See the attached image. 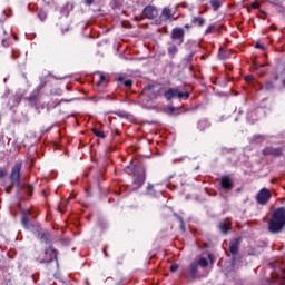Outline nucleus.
<instances>
[{"mask_svg":"<svg viewBox=\"0 0 285 285\" xmlns=\"http://www.w3.org/2000/svg\"><path fill=\"white\" fill-rule=\"evenodd\" d=\"M218 229L223 235H228V232L230 230V222L228 219L220 220Z\"/></svg>","mask_w":285,"mask_h":285,"instance_id":"16","label":"nucleus"},{"mask_svg":"<svg viewBox=\"0 0 285 285\" xmlns=\"http://www.w3.org/2000/svg\"><path fill=\"white\" fill-rule=\"evenodd\" d=\"M7 170L3 167H0V179L6 178Z\"/></svg>","mask_w":285,"mask_h":285,"instance_id":"35","label":"nucleus"},{"mask_svg":"<svg viewBox=\"0 0 285 285\" xmlns=\"http://www.w3.org/2000/svg\"><path fill=\"white\" fill-rule=\"evenodd\" d=\"M4 139V137L2 135H0V142H2Z\"/></svg>","mask_w":285,"mask_h":285,"instance_id":"51","label":"nucleus"},{"mask_svg":"<svg viewBox=\"0 0 285 285\" xmlns=\"http://www.w3.org/2000/svg\"><path fill=\"white\" fill-rule=\"evenodd\" d=\"M272 30H277V28L275 27V24L271 26Z\"/></svg>","mask_w":285,"mask_h":285,"instance_id":"50","label":"nucleus"},{"mask_svg":"<svg viewBox=\"0 0 285 285\" xmlns=\"http://www.w3.org/2000/svg\"><path fill=\"white\" fill-rule=\"evenodd\" d=\"M193 57H195V51H191L187 56H185V58H184L185 63H191Z\"/></svg>","mask_w":285,"mask_h":285,"instance_id":"26","label":"nucleus"},{"mask_svg":"<svg viewBox=\"0 0 285 285\" xmlns=\"http://www.w3.org/2000/svg\"><path fill=\"white\" fill-rule=\"evenodd\" d=\"M215 30V26L209 24L207 29L205 30V35H213V31Z\"/></svg>","mask_w":285,"mask_h":285,"instance_id":"33","label":"nucleus"},{"mask_svg":"<svg viewBox=\"0 0 285 285\" xmlns=\"http://www.w3.org/2000/svg\"><path fill=\"white\" fill-rule=\"evenodd\" d=\"M92 134L99 138V139H106L107 138V135L106 132L102 130V129H99V128H92Z\"/></svg>","mask_w":285,"mask_h":285,"instance_id":"23","label":"nucleus"},{"mask_svg":"<svg viewBox=\"0 0 285 285\" xmlns=\"http://www.w3.org/2000/svg\"><path fill=\"white\" fill-rule=\"evenodd\" d=\"M175 14H177V8L173 10L170 7H165L159 18L156 19V24L161 26V23H167V21H177V17L175 18Z\"/></svg>","mask_w":285,"mask_h":285,"instance_id":"6","label":"nucleus"},{"mask_svg":"<svg viewBox=\"0 0 285 285\" xmlns=\"http://www.w3.org/2000/svg\"><path fill=\"white\" fill-rule=\"evenodd\" d=\"M190 98V92H179L178 94V99H184V100H188Z\"/></svg>","mask_w":285,"mask_h":285,"instance_id":"29","label":"nucleus"},{"mask_svg":"<svg viewBox=\"0 0 285 285\" xmlns=\"http://www.w3.org/2000/svg\"><path fill=\"white\" fill-rule=\"evenodd\" d=\"M208 259L213 262V254H208Z\"/></svg>","mask_w":285,"mask_h":285,"instance_id":"49","label":"nucleus"},{"mask_svg":"<svg viewBox=\"0 0 285 285\" xmlns=\"http://www.w3.org/2000/svg\"><path fill=\"white\" fill-rule=\"evenodd\" d=\"M246 81H253V76H247Z\"/></svg>","mask_w":285,"mask_h":285,"instance_id":"47","label":"nucleus"},{"mask_svg":"<svg viewBox=\"0 0 285 285\" xmlns=\"http://www.w3.org/2000/svg\"><path fill=\"white\" fill-rule=\"evenodd\" d=\"M174 216L179 222V229L181 230V233H186V223H184V218L179 214H174Z\"/></svg>","mask_w":285,"mask_h":285,"instance_id":"24","label":"nucleus"},{"mask_svg":"<svg viewBox=\"0 0 285 285\" xmlns=\"http://www.w3.org/2000/svg\"><path fill=\"white\" fill-rule=\"evenodd\" d=\"M219 59H230V51L226 50L224 47L219 48L218 51Z\"/></svg>","mask_w":285,"mask_h":285,"instance_id":"21","label":"nucleus"},{"mask_svg":"<svg viewBox=\"0 0 285 285\" xmlns=\"http://www.w3.org/2000/svg\"><path fill=\"white\" fill-rule=\"evenodd\" d=\"M107 248H108V246H105L102 249L105 257H109V254L107 253Z\"/></svg>","mask_w":285,"mask_h":285,"instance_id":"41","label":"nucleus"},{"mask_svg":"<svg viewBox=\"0 0 285 285\" xmlns=\"http://www.w3.org/2000/svg\"><path fill=\"white\" fill-rule=\"evenodd\" d=\"M104 81H107V78L105 75H100L99 81L97 82V87H101L104 85Z\"/></svg>","mask_w":285,"mask_h":285,"instance_id":"32","label":"nucleus"},{"mask_svg":"<svg viewBox=\"0 0 285 285\" xmlns=\"http://www.w3.org/2000/svg\"><path fill=\"white\" fill-rule=\"evenodd\" d=\"M191 26L195 28H204L206 26V18L204 17H193L191 18Z\"/></svg>","mask_w":285,"mask_h":285,"instance_id":"17","label":"nucleus"},{"mask_svg":"<svg viewBox=\"0 0 285 285\" xmlns=\"http://www.w3.org/2000/svg\"><path fill=\"white\" fill-rule=\"evenodd\" d=\"M22 161H16L13 167L11 168L10 173V181L12 187H20L21 186V178H22Z\"/></svg>","mask_w":285,"mask_h":285,"instance_id":"4","label":"nucleus"},{"mask_svg":"<svg viewBox=\"0 0 285 285\" xmlns=\"http://www.w3.org/2000/svg\"><path fill=\"white\" fill-rule=\"evenodd\" d=\"M282 85L285 88V78L283 79Z\"/></svg>","mask_w":285,"mask_h":285,"instance_id":"53","label":"nucleus"},{"mask_svg":"<svg viewBox=\"0 0 285 285\" xmlns=\"http://www.w3.org/2000/svg\"><path fill=\"white\" fill-rule=\"evenodd\" d=\"M255 48H257L258 50H265V46L259 42L255 45Z\"/></svg>","mask_w":285,"mask_h":285,"instance_id":"40","label":"nucleus"},{"mask_svg":"<svg viewBox=\"0 0 285 285\" xmlns=\"http://www.w3.org/2000/svg\"><path fill=\"white\" fill-rule=\"evenodd\" d=\"M73 101H75L73 98H71V99H61V100L58 102V105H61L62 102H65V104H71V102H73Z\"/></svg>","mask_w":285,"mask_h":285,"instance_id":"36","label":"nucleus"},{"mask_svg":"<svg viewBox=\"0 0 285 285\" xmlns=\"http://www.w3.org/2000/svg\"><path fill=\"white\" fill-rule=\"evenodd\" d=\"M118 82L120 86H124L127 89H131L134 86V80L132 79H126L125 77H119Z\"/></svg>","mask_w":285,"mask_h":285,"instance_id":"19","label":"nucleus"},{"mask_svg":"<svg viewBox=\"0 0 285 285\" xmlns=\"http://www.w3.org/2000/svg\"><path fill=\"white\" fill-rule=\"evenodd\" d=\"M254 139H255V140H258V139H262V140H263V139H264V137H263V136H261V135H257V136H254Z\"/></svg>","mask_w":285,"mask_h":285,"instance_id":"44","label":"nucleus"},{"mask_svg":"<svg viewBox=\"0 0 285 285\" xmlns=\"http://www.w3.org/2000/svg\"><path fill=\"white\" fill-rule=\"evenodd\" d=\"M209 3L214 10V12H217L219 8H222V3H224V0H209Z\"/></svg>","mask_w":285,"mask_h":285,"instance_id":"22","label":"nucleus"},{"mask_svg":"<svg viewBox=\"0 0 285 285\" xmlns=\"http://www.w3.org/2000/svg\"><path fill=\"white\" fill-rule=\"evenodd\" d=\"M26 194L28 196H32L33 195V186L32 185H27L26 187Z\"/></svg>","mask_w":285,"mask_h":285,"instance_id":"31","label":"nucleus"},{"mask_svg":"<svg viewBox=\"0 0 285 285\" xmlns=\"http://www.w3.org/2000/svg\"><path fill=\"white\" fill-rule=\"evenodd\" d=\"M37 261L40 264H51L53 262H58V250L53 245H50L46 247L41 254H39Z\"/></svg>","mask_w":285,"mask_h":285,"instance_id":"3","label":"nucleus"},{"mask_svg":"<svg viewBox=\"0 0 285 285\" xmlns=\"http://www.w3.org/2000/svg\"><path fill=\"white\" fill-rule=\"evenodd\" d=\"M265 90H273L275 88V83L272 80H267L264 85Z\"/></svg>","mask_w":285,"mask_h":285,"instance_id":"27","label":"nucleus"},{"mask_svg":"<svg viewBox=\"0 0 285 285\" xmlns=\"http://www.w3.org/2000/svg\"><path fill=\"white\" fill-rule=\"evenodd\" d=\"M168 110H169L170 114H174V112L177 110V108H175V107H169Z\"/></svg>","mask_w":285,"mask_h":285,"instance_id":"43","label":"nucleus"},{"mask_svg":"<svg viewBox=\"0 0 285 285\" xmlns=\"http://www.w3.org/2000/svg\"><path fill=\"white\" fill-rule=\"evenodd\" d=\"M194 263L197 264V266L202 268L208 267V259L206 257H200L198 261H194Z\"/></svg>","mask_w":285,"mask_h":285,"instance_id":"25","label":"nucleus"},{"mask_svg":"<svg viewBox=\"0 0 285 285\" xmlns=\"http://www.w3.org/2000/svg\"><path fill=\"white\" fill-rule=\"evenodd\" d=\"M179 269V264H171L170 267H169V271L171 273H175Z\"/></svg>","mask_w":285,"mask_h":285,"instance_id":"34","label":"nucleus"},{"mask_svg":"<svg viewBox=\"0 0 285 285\" xmlns=\"http://www.w3.org/2000/svg\"><path fill=\"white\" fill-rule=\"evenodd\" d=\"M225 68L226 70H229L230 72H233V67L226 66Z\"/></svg>","mask_w":285,"mask_h":285,"instance_id":"48","label":"nucleus"},{"mask_svg":"<svg viewBox=\"0 0 285 285\" xmlns=\"http://www.w3.org/2000/svg\"><path fill=\"white\" fill-rule=\"evenodd\" d=\"M96 0H83L85 6H94Z\"/></svg>","mask_w":285,"mask_h":285,"instance_id":"39","label":"nucleus"},{"mask_svg":"<svg viewBox=\"0 0 285 285\" xmlns=\"http://www.w3.org/2000/svg\"><path fill=\"white\" fill-rule=\"evenodd\" d=\"M179 89L169 88L167 91L164 92V97L167 101H171L174 98H179Z\"/></svg>","mask_w":285,"mask_h":285,"instance_id":"15","label":"nucleus"},{"mask_svg":"<svg viewBox=\"0 0 285 285\" xmlns=\"http://www.w3.org/2000/svg\"><path fill=\"white\" fill-rule=\"evenodd\" d=\"M154 88H155L154 85H148V86L146 87V89H147L148 91H151Z\"/></svg>","mask_w":285,"mask_h":285,"instance_id":"42","label":"nucleus"},{"mask_svg":"<svg viewBox=\"0 0 285 285\" xmlns=\"http://www.w3.org/2000/svg\"><path fill=\"white\" fill-rule=\"evenodd\" d=\"M37 238L46 244L48 247L53 246V237L49 230L41 232L40 229H38Z\"/></svg>","mask_w":285,"mask_h":285,"instance_id":"9","label":"nucleus"},{"mask_svg":"<svg viewBox=\"0 0 285 285\" xmlns=\"http://www.w3.org/2000/svg\"><path fill=\"white\" fill-rule=\"evenodd\" d=\"M154 189H155V185L148 184V186H147V194L148 195H155Z\"/></svg>","mask_w":285,"mask_h":285,"instance_id":"30","label":"nucleus"},{"mask_svg":"<svg viewBox=\"0 0 285 285\" xmlns=\"http://www.w3.org/2000/svg\"><path fill=\"white\" fill-rule=\"evenodd\" d=\"M278 79H279L278 73H277V72H276V73H274V81H278Z\"/></svg>","mask_w":285,"mask_h":285,"instance_id":"45","label":"nucleus"},{"mask_svg":"<svg viewBox=\"0 0 285 285\" xmlns=\"http://www.w3.org/2000/svg\"><path fill=\"white\" fill-rule=\"evenodd\" d=\"M142 14L145 17V19H157V17L159 16V11L155 6H147L144 10H142Z\"/></svg>","mask_w":285,"mask_h":285,"instance_id":"11","label":"nucleus"},{"mask_svg":"<svg viewBox=\"0 0 285 285\" xmlns=\"http://www.w3.org/2000/svg\"><path fill=\"white\" fill-rule=\"evenodd\" d=\"M220 187L225 191L233 190L235 185L233 184V179L230 178V176H224L220 178Z\"/></svg>","mask_w":285,"mask_h":285,"instance_id":"13","label":"nucleus"},{"mask_svg":"<svg viewBox=\"0 0 285 285\" xmlns=\"http://www.w3.org/2000/svg\"><path fill=\"white\" fill-rule=\"evenodd\" d=\"M127 175L134 177L132 185L140 189L146 184L147 169L142 165H131L126 167Z\"/></svg>","mask_w":285,"mask_h":285,"instance_id":"1","label":"nucleus"},{"mask_svg":"<svg viewBox=\"0 0 285 285\" xmlns=\"http://www.w3.org/2000/svg\"><path fill=\"white\" fill-rule=\"evenodd\" d=\"M285 227V207L277 208L268 223V230L272 234H279Z\"/></svg>","mask_w":285,"mask_h":285,"instance_id":"2","label":"nucleus"},{"mask_svg":"<svg viewBox=\"0 0 285 285\" xmlns=\"http://www.w3.org/2000/svg\"><path fill=\"white\" fill-rule=\"evenodd\" d=\"M250 6H252L253 10H258V8H261V6L257 1L253 2Z\"/></svg>","mask_w":285,"mask_h":285,"instance_id":"38","label":"nucleus"},{"mask_svg":"<svg viewBox=\"0 0 285 285\" xmlns=\"http://www.w3.org/2000/svg\"><path fill=\"white\" fill-rule=\"evenodd\" d=\"M253 66H254V69L255 70H259V68H264V65H259V63H257V61H253Z\"/></svg>","mask_w":285,"mask_h":285,"instance_id":"37","label":"nucleus"},{"mask_svg":"<svg viewBox=\"0 0 285 285\" xmlns=\"http://www.w3.org/2000/svg\"><path fill=\"white\" fill-rule=\"evenodd\" d=\"M170 39L171 41H176L177 46H181L184 39H186V31L184 28L176 27L171 30Z\"/></svg>","mask_w":285,"mask_h":285,"instance_id":"8","label":"nucleus"},{"mask_svg":"<svg viewBox=\"0 0 285 285\" xmlns=\"http://www.w3.org/2000/svg\"><path fill=\"white\" fill-rule=\"evenodd\" d=\"M177 52H179L177 45H170L167 48V55H169V57H171V59H175V55H177Z\"/></svg>","mask_w":285,"mask_h":285,"instance_id":"20","label":"nucleus"},{"mask_svg":"<svg viewBox=\"0 0 285 285\" xmlns=\"http://www.w3.org/2000/svg\"><path fill=\"white\" fill-rule=\"evenodd\" d=\"M32 218V212L30 209L23 210L21 216V225L24 229L32 232V230H41V227L39 224L31 223L30 219Z\"/></svg>","mask_w":285,"mask_h":285,"instance_id":"5","label":"nucleus"},{"mask_svg":"<svg viewBox=\"0 0 285 285\" xmlns=\"http://www.w3.org/2000/svg\"><path fill=\"white\" fill-rule=\"evenodd\" d=\"M7 30L4 29V21L0 20V37H6Z\"/></svg>","mask_w":285,"mask_h":285,"instance_id":"28","label":"nucleus"},{"mask_svg":"<svg viewBox=\"0 0 285 285\" xmlns=\"http://www.w3.org/2000/svg\"><path fill=\"white\" fill-rule=\"evenodd\" d=\"M183 276H189L191 278H197L199 276V266L197 263L191 262L186 272L183 273Z\"/></svg>","mask_w":285,"mask_h":285,"instance_id":"12","label":"nucleus"},{"mask_svg":"<svg viewBox=\"0 0 285 285\" xmlns=\"http://www.w3.org/2000/svg\"><path fill=\"white\" fill-rule=\"evenodd\" d=\"M185 28H186V30H190V28H193V24L187 23V24H185Z\"/></svg>","mask_w":285,"mask_h":285,"instance_id":"46","label":"nucleus"},{"mask_svg":"<svg viewBox=\"0 0 285 285\" xmlns=\"http://www.w3.org/2000/svg\"><path fill=\"white\" fill-rule=\"evenodd\" d=\"M272 198V194L268 188L263 187L256 194V203L261 206H266Z\"/></svg>","mask_w":285,"mask_h":285,"instance_id":"7","label":"nucleus"},{"mask_svg":"<svg viewBox=\"0 0 285 285\" xmlns=\"http://www.w3.org/2000/svg\"><path fill=\"white\" fill-rule=\"evenodd\" d=\"M264 157L272 156L274 158H279L283 156V150L281 147L274 148L272 146H267L262 150Z\"/></svg>","mask_w":285,"mask_h":285,"instance_id":"10","label":"nucleus"},{"mask_svg":"<svg viewBox=\"0 0 285 285\" xmlns=\"http://www.w3.org/2000/svg\"><path fill=\"white\" fill-rule=\"evenodd\" d=\"M242 242V238H235L229 242V253L232 256H237L239 254V243Z\"/></svg>","mask_w":285,"mask_h":285,"instance_id":"14","label":"nucleus"},{"mask_svg":"<svg viewBox=\"0 0 285 285\" xmlns=\"http://www.w3.org/2000/svg\"><path fill=\"white\" fill-rule=\"evenodd\" d=\"M7 41V38L6 37H3L2 38V43H4Z\"/></svg>","mask_w":285,"mask_h":285,"instance_id":"52","label":"nucleus"},{"mask_svg":"<svg viewBox=\"0 0 285 285\" xmlns=\"http://www.w3.org/2000/svg\"><path fill=\"white\" fill-rule=\"evenodd\" d=\"M26 100L30 104H38L40 101V91L39 90H33L27 98Z\"/></svg>","mask_w":285,"mask_h":285,"instance_id":"18","label":"nucleus"}]
</instances>
